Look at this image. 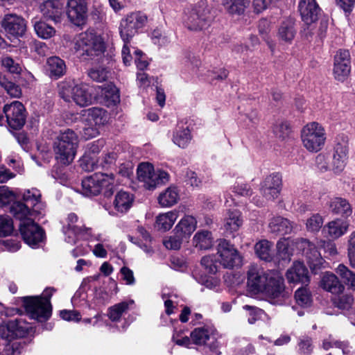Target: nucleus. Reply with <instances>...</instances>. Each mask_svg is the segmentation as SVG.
Returning <instances> with one entry per match:
<instances>
[{
    "label": "nucleus",
    "mask_w": 355,
    "mask_h": 355,
    "mask_svg": "<svg viewBox=\"0 0 355 355\" xmlns=\"http://www.w3.org/2000/svg\"><path fill=\"white\" fill-rule=\"evenodd\" d=\"M247 286L250 293L261 295L271 304H280L286 297L282 275L275 270L266 271L257 265L249 267Z\"/></svg>",
    "instance_id": "f257e3e1"
},
{
    "label": "nucleus",
    "mask_w": 355,
    "mask_h": 355,
    "mask_svg": "<svg viewBox=\"0 0 355 355\" xmlns=\"http://www.w3.org/2000/svg\"><path fill=\"white\" fill-rule=\"evenodd\" d=\"M53 288L44 291L43 296H27L21 299L28 315L39 322L47 320L51 315L50 298L55 292Z\"/></svg>",
    "instance_id": "f03ea898"
},
{
    "label": "nucleus",
    "mask_w": 355,
    "mask_h": 355,
    "mask_svg": "<svg viewBox=\"0 0 355 355\" xmlns=\"http://www.w3.org/2000/svg\"><path fill=\"white\" fill-rule=\"evenodd\" d=\"M94 87L86 84H76L73 81L64 80L58 85V93L64 101H74L84 107L90 105L94 97L92 95Z\"/></svg>",
    "instance_id": "7ed1b4c3"
},
{
    "label": "nucleus",
    "mask_w": 355,
    "mask_h": 355,
    "mask_svg": "<svg viewBox=\"0 0 355 355\" xmlns=\"http://www.w3.org/2000/svg\"><path fill=\"white\" fill-rule=\"evenodd\" d=\"M74 49L83 59H93L103 53L105 44L101 36L92 31H86L77 37Z\"/></svg>",
    "instance_id": "20e7f679"
},
{
    "label": "nucleus",
    "mask_w": 355,
    "mask_h": 355,
    "mask_svg": "<svg viewBox=\"0 0 355 355\" xmlns=\"http://www.w3.org/2000/svg\"><path fill=\"white\" fill-rule=\"evenodd\" d=\"M107 112L98 107L83 110L81 121L83 123V137L90 139L98 135L99 129L108 122Z\"/></svg>",
    "instance_id": "39448f33"
},
{
    "label": "nucleus",
    "mask_w": 355,
    "mask_h": 355,
    "mask_svg": "<svg viewBox=\"0 0 355 355\" xmlns=\"http://www.w3.org/2000/svg\"><path fill=\"white\" fill-rule=\"evenodd\" d=\"M115 180L112 173H95L82 180V192L86 196H96L103 191L105 196L114 193Z\"/></svg>",
    "instance_id": "423d86ee"
},
{
    "label": "nucleus",
    "mask_w": 355,
    "mask_h": 355,
    "mask_svg": "<svg viewBox=\"0 0 355 355\" xmlns=\"http://www.w3.org/2000/svg\"><path fill=\"white\" fill-rule=\"evenodd\" d=\"M303 146L309 152L317 153L324 146L326 133L323 127L317 122L307 123L301 131Z\"/></svg>",
    "instance_id": "0eeeda50"
},
{
    "label": "nucleus",
    "mask_w": 355,
    "mask_h": 355,
    "mask_svg": "<svg viewBox=\"0 0 355 355\" xmlns=\"http://www.w3.org/2000/svg\"><path fill=\"white\" fill-rule=\"evenodd\" d=\"M213 18L210 8L201 2L187 11L184 23L188 29L198 31L208 28Z\"/></svg>",
    "instance_id": "6e6552de"
},
{
    "label": "nucleus",
    "mask_w": 355,
    "mask_h": 355,
    "mask_svg": "<svg viewBox=\"0 0 355 355\" xmlns=\"http://www.w3.org/2000/svg\"><path fill=\"white\" fill-rule=\"evenodd\" d=\"M139 181L144 182L146 189L155 188L159 184L168 181L169 175L167 172L157 169L155 170L153 164L148 162H142L139 164L137 170Z\"/></svg>",
    "instance_id": "1a4fd4ad"
},
{
    "label": "nucleus",
    "mask_w": 355,
    "mask_h": 355,
    "mask_svg": "<svg viewBox=\"0 0 355 355\" xmlns=\"http://www.w3.org/2000/svg\"><path fill=\"white\" fill-rule=\"evenodd\" d=\"M147 22V17L141 12H132L122 19L120 22L121 37L125 43H129L132 37L142 28Z\"/></svg>",
    "instance_id": "9d476101"
},
{
    "label": "nucleus",
    "mask_w": 355,
    "mask_h": 355,
    "mask_svg": "<svg viewBox=\"0 0 355 355\" xmlns=\"http://www.w3.org/2000/svg\"><path fill=\"white\" fill-rule=\"evenodd\" d=\"M218 263L225 268H233L242 264V257L237 249L225 239L218 241L216 247Z\"/></svg>",
    "instance_id": "9b49d317"
},
{
    "label": "nucleus",
    "mask_w": 355,
    "mask_h": 355,
    "mask_svg": "<svg viewBox=\"0 0 355 355\" xmlns=\"http://www.w3.org/2000/svg\"><path fill=\"white\" fill-rule=\"evenodd\" d=\"M298 10L302 21L307 26L304 31L305 36L309 37L313 33L314 24L318 19L320 8L315 0H299Z\"/></svg>",
    "instance_id": "f8f14e48"
},
{
    "label": "nucleus",
    "mask_w": 355,
    "mask_h": 355,
    "mask_svg": "<svg viewBox=\"0 0 355 355\" xmlns=\"http://www.w3.org/2000/svg\"><path fill=\"white\" fill-rule=\"evenodd\" d=\"M292 243L295 245L297 250L302 251L313 271L322 267L324 259L314 244L306 239H297L295 241H292Z\"/></svg>",
    "instance_id": "ddd939ff"
},
{
    "label": "nucleus",
    "mask_w": 355,
    "mask_h": 355,
    "mask_svg": "<svg viewBox=\"0 0 355 355\" xmlns=\"http://www.w3.org/2000/svg\"><path fill=\"white\" fill-rule=\"evenodd\" d=\"M348 137L345 135L338 136L331 164V168L335 173H340L344 170L348 158Z\"/></svg>",
    "instance_id": "4468645a"
},
{
    "label": "nucleus",
    "mask_w": 355,
    "mask_h": 355,
    "mask_svg": "<svg viewBox=\"0 0 355 355\" xmlns=\"http://www.w3.org/2000/svg\"><path fill=\"white\" fill-rule=\"evenodd\" d=\"M9 127L15 130L21 129L26 123V111L24 105L15 101L10 104H6L3 109Z\"/></svg>",
    "instance_id": "2eb2a0df"
},
{
    "label": "nucleus",
    "mask_w": 355,
    "mask_h": 355,
    "mask_svg": "<svg viewBox=\"0 0 355 355\" xmlns=\"http://www.w3.org/2000/svg\"><path fill=\"white\" fill-rule=\"evenodd\" d=\"M216 329L211 326H203L195 328L190 336L193 343L198 345H206L210 350L218 354V343L215 336Z\"/></svg>",
    "instance_id": "dca6fc26"
},
{
    "label": "nucleus",
    "mask_w": 355,
    "mask_h": 355,
    "mask_svg": "<svg viewBox=\"0 0 355 355\" xmlns=\"http://www.w3.org/2000/svg\"><path fill=\"white\" fill-rule=\"evenodd\" d=\"M19 228L23 240L31 248H37L43 242L45 233L35 220L19 224Z\"/></svg>",
    "instance_id": "f3484780"
},
{
    "label": "nucleus",
    "mask_w": 355,
    "mask_h": 355,
    "mask_svg": "<svg viewBox=\"0 0 355 355\" xmlns=\"http://www.w3.org/2000/svg\"><path fill=\"white\" fill-rule=\"evenodd\" d=\"M31 329V325L25 320L16 318L0 325V336L10 341L16 338L24 337Z\"/></svg>",
    "instance_id": "a211bd4d"
},
{
    "label": "nucleus",
    "mask_w": 355,
    "mask_h": 355,
    "mask_svg": "<svg viewBox=\"0 0 355 355\" xmlns=\"http://www.w3.org/2000/svg\"><path fill=\"white\" fill-rule=\"evenodd\" d=\"M67 15L69 21L76 26H81L87 17V3L86 0H67Z\"/></svg>",
    "instance_id": "6ab92c4d"
},
{
    "label": "nucleus",
    "mask_w": 355,
    "mask_h": 355,
    "mask_svg": "<svg viewBox=\"0 0 355 355\" xmlns=\"http://www.w3.org/2000/svg\"><path fill=\"white\" fill-rule=\"evenodd\" d=\"M1 24L8 35L15 37L23 36L26 31L25 20L15 14L6 15Z\"/></svg>",
    "instance_id": "aec40b11"
},
{
    "label": "nucleus",
    "mask_w": 355,
    "mask_h": 355,
    "mask_svg": "<svg viewBox=\"0 0 355 355\" xmlns=\"http://www.w3.org/2000/svg\"><path fill=\"white\" fill-rule=\"evenodd\" d=\"M350 55L347 50L340 49L334 56V74L336 79L343 81L350 72Z\"/></svg>",
    "instance_id": "412c9836"
},
{
    "label": "nucleus",
    "mask_w": 355,
    "mask_h": 355,
    "mask_svg": "<svg viewBox=\"0 0 355 355\" xmlns=\"http://www.w3.org/2000/svg\"><path fill=\"white\" fill-rule=\"evenodd\" d=\"M282 188V176L279 173H272L263 180L261 192L268 200H274L280 193Z\"/></svg>",
    "instance_id": "4be33fe9"
},
{
    "label": "nucleus",
    "mask_w": 355,
    "mask_h": 355,
    "mask_svg": "<svg viewBox=\"0 0 355 355\" xmlns=\"http://www.w3.org/2000/svg\"><path fill=\"white\" fill-rule=\"evenodd\" d=\"M10 213L19 220V224L33 220L37 215L41 214L22 202H15L10 207Z\"/></svg>",
    "instance_id": "5701e85b"
},
{
    "label": "nucleus",
    "mask_w": 355,
    "mask_h": 355,
    "mask_svg": "<svg viewBox=\"0 0 355 355\" xmlns=\"http://www.w3.org/2000/svg\"><path fill=\"white\" fill-rule=\"evenodd\" d=\"M349 224L347 221L336 218L327 223L322 229L325 236L332 239H337L348 231Z\"/></svg>",
    "instance_id": "b1692460"
},
{
    "label": "nucleus",
    "mask_w": 355,
    "mask_h": 355,
    "mask_svg": "<svg viewBox=\"0 0 355 355\" xmlns=\"http://www.w3.org/2000/svg\"><path fill=\"white\" fill-rule=\"evenodd\" d=\"M286 276L290 283H302L306 284L309 282V272L303 263L295 261L288 269Z\"/></svg>",
    "instance_id": "393cba45"
},
{
    "label": "nucleus",
    "mask_w": 355,
    "mask_h": 355,
    "mask_svg": "<svg viewBox=\"0 0 355 355\" xmlns=\"http://www.w3.org/2000/svg\"><path fill=\"white\" fill-rule=\"evenodd\" d=\"M44 17L59 22L63 13V5L58 0H47L40 6Z\"/></svg>",
    "instance_id": "a878e982"
},
{
    "label": "nucleus",
    "mask_w": 355,
    "mask_h": 355,
    "mask_svg": "<svg viewBox=\"0 0 355 355\" xmlns=\"http://www.w3.org/2000/svg\"><path fill=\"white\" fill-rule=\"evenodd\" d=\"M297 227V224L280 216L272 217L268 224L270 232L279 234H291Z\"/></svg>",
    "instance_id": "bb28decb"
},
{
    "label": "nucleus",
    "mask_w": 355,
    "mask_h": 355,
    "mask_svg": "<svg viewBox=\"0 0 355 355\" xmlns=\"http://www.w3.org/2000/svg\"><path fill=\"white\" fill-rule=\"evenodd\" d=\"M295 34V21L292 18H286L280 22L277 36L281 42L291 43Z\"/></svg>",
    "instance_id": "cd10ccee"
},
{
    "label": "nucleus",
    "mask_w": 355,
    "mask_h": 355,
    "mask_svg": "<svg viewBox=\"0 0 355 355\" xmlns=\"http://www.w3.org/2000/svg\"><path fill=\"white\" fill-rule=\"evenodd\" d=\"M196 219L192 216L187 215L178 222L174 229V232H175L179 236H182L185 239H187L196 230Z\"/></svg>",
    "instance_id": "c85d7f7f"
},
{
    "label": "nucleus",
    "mask_w": 355,
    "mask_h": 355,
    "mask_svg": "<svg viewBox=\"0 0 355 355\" xmlns=\"http://www.w3.org/2000/svg\"><path fill=\"white\" fill-rule=\"evenodd\" d=\"M329 210L334 214L347 218L352 214L353 209L349 202L345 198L335 197L330 200Z\"/></svg>",
    "instance_id": "c756f323"
},
{
    "label": "nucleus",
    "mask_w": 355,
    "mask_h": 355,
    "mask_svg": "<svg viewBox=\"0 0 355 355\" xmlns=\"http://www.w3.org/2000/svg\"><path fill=\"white\" fill-rule=\"evenodd\" d=\"M53 150L55 159L61 164L68 165L73 162L76 150L60 143L54 141Z\"/></svg>",
    "instance_id": "7c9ffc66"
},
{
    "label": "nucleus",
    "mask_w": 355,
    "mask_h": 355,
    "mask_svg": "<svg viewBox=\"0 0 355 355\" xmlns=\"http://www.w3.org/2000/svg\"><path fill=\"white\" fill-rule=\"evenodd\" d=\"M46 70L51 78L58 79L66 72V64L63 60L57 56L47 59Z\"/></svg>",
    "instance_id": "2f4dec72"
},
{
    "label": "nucleus",
    "mask_w": 355,
    "mask_h": 355,
    "mask_svg": "<svg viewBox=\"0 0 355 355\" xmlns=\"http://www.w3.org/2000/svg\"><path fill=\"white\" fill-rule=\"evenodd\" d=\"M134 196L125 191H119L115 196L113 202L115 209L120 213H125L132 207Z\"/></svg>",
    "instance_id": "473e14b6"
},
{
    "label": "nucleus",
    "mask_w": 355,
    "mask_h": 355,
    "mask_svg": "<svg viewBox=\"0 0 355 355\" xmlns=\"http://www.w3.org/2000/svg\"><path fill=\"white\" fill-rule=\"evenodd\" d=\"M63 232L65 235V241L71 244H74L79 239L88 240L92 237L90 228H69L63 227Z\"/></svg>",
    "instance_id": "72a5a7b5"
},
{
    "label": "nucleus",
    "mask_w": 355,
    "mask_h": 355,
    "mask_svg": "<svg viewBox=\"0 0 355 355\" xmlns=\"http://www.w3.org/2000/svg\"><path fill=\"white\" fill-rule=\"evenodd\" d=\"M321 286L324 290L334 294H338L344 290V286L337 276L330 272L324 274L321 280Z\"/></svg>",
    "instance_id": "f704fd0d"
},
{
    "label": "nucleus",
    "mask_w": 355,
    "mask_h": 355,
    "mask_svg": "<svg viewBox=\"0 0 355 355\" xmlns=\"http://www.w3.org/2000/svg\"><path fill=\"white\" fill-rule=\"evenodd\" d=\"M243 224L241 214L238 210L229 211L225 219L224 227L227 233L237 232Z\"/></svg>",
    "instance_id": "c9c22d12"
},
{
    "label": "nucleus",
    "mask_w": 355,
    "mask_h": 355,
    "mask_svg": "<svg viewBox=\"0 0 355 355\" xmlns=\"http://www.w3.org/2000/svg\"><path fill=\"white\" fill-rule=\"evenodd\" d=\"M40 198L41 194L36 189L27 190L23 194L24 203L28 205V206L33 209L35 211H38L42 214V210L44 209V205L40 201Z\"/></svg>",
    "instance_id": "e433bc0d"
},
{
    "label": "nucleus",
    "mask_w": 355,
    "mask_h": 355,
    "mask_svg": "<svg viewBox=\"0 0 355 355\" xmlns=\"http://www.w3.org/2000/svg\"><path fill=\"white\" fill-rule=\"evenodd\" d=\"M179 216V211L173 210L158 215L156 218V223L159 229L164 231L169 230Z\"/></svg>",
    "instance_id": "4c0bfd02"
},
{
    "label": "nucleus",
    "mask_w": 355,
    "mask_h": 355,
    "mask_svg": "<svg viewBox=\"0 0 355 355\" xmlns=\"http://www.w3.org/2000/svg\"><path fill=\"white\" fill-rule=\"evenodd\" d=\"M180 198L179 191L175 187H170L158 197V201L162 207H171L176 204Z\"/></svg>",
    "instance_id": "58836bf2"
},
{
    "label": "nucleus",
    "mask_w": 355,
    "mask_h": 355,
    "mask_svg": "<svg viewBox=\"0 0 355 355\" xmlns=\"http://www.w3.org/2000/svg\"><path fill=\"white\" fill-rule=\"evenodd\" d=\"M193 243L200 250H208L213 245V237L210 232L200 230L196 233L193 238Z\"/></svg>",
    "instance_id": "ea45409f"
},
{
    "label": "nucleus",
    "mask_w": 355,
    "mask_h": 355,
    "mask_svg": "<svg viewBox=\"0 0 355 355\" xmlns=\"http://www.w3.org/2000/svg\"><path fill=\"white\" fill-rule=\"evenodd\" d=\"M55 141L76 150L78 144V137L73 130L67 129L60 133Z\"/></svg>",
    "instance_id": "a19ab883"
},
{
    "label": "nucleus",
    "mask_w": 355,
    "mask_h": 355,
    "mask_svg": "<svg viewBox=\"0 0 355 355\" xmlns=\"http://www.w3.org/2000/svg\"><path fill=\"white\" fill-rule=\"evenodd\" d=\"M191 139V132L188 127H178L173 134V141L180 148L187 147Z\"/></svg>",
    "instance_id": "79ce46f5"
},
{
    "label": "nucleus",
    "mask_w": 355,
    "mask_h": 355,
    "mask_svg": "<svg viewBox=\"0 0 355 355\" xmlns=\"http://www.w3.org/2000/svg\"><path fill=\"white\" fill-rule=\"evenodd\" d=\"M272 243L267 240H262L256 243L254 250L257 255L263 260L270 261L272 259Z\"/></svg>",
    "instance_id": "37998d69"
},
{
    "label": "nucleus",
    "mask_w": 355,
    "mask_h": 355,
    "mask_svg": "<svg viewBox=\"0 0 355 355\" xmlns=\"http://www.w3.org/2000/svg\"><path fill=\"white\" fill-rule=\"evenodd\" d=\"M246 0H222L223 4L227 11L231 15H240L243 13L245 8Z\"/></svg>",
    "instance_id": "c03bdc74"
},
{
    "label": "nucleus",
    "mask_w": 355,
    "mask_h": 355,
    "mask_svg": "<svg viewBox=\"0 0 355 355\" xmlns=\"http://www.w3.org/2000/svg\"><path fill=\"white\" fill-rule=\"evenodd\" d=\"M133 303V301L121 302L109 309L108 316L112 321L119 320L121 315L129 309V306Z\"/></svg>",
    "instance_id": "a18cd8bd"
},
{
    "label": "nucleus",
    "mask_w": 355,
    "mask_h": 355,
    "mask_svg": "<svg viewBox=\"0 0 355 355\" xmlns=\"http://www.w3.org/2000/svg\"><path fill=\"white\" fill-rule=\"evenodd\" d=\"M2 67L11 73L19 74L22 71V66L18 60H14L9 55H3L1 58Z\"/></svg>",
    "instance_id": "49530a36"
},
{
    "label": "nucleus",
    "mask_w": 355,
    "mask_h": 355,
    "mask_svg": "<svg viewBox=\"0 0 355 355\" xmlns=\"http://www.w3.org/2000/svg\"><path fill=\"white\" fill-rule=\"evenodd\" d=\"M200 263L205 270L210 274H216L218 271L220 264L216 254L204 256Z\"/></svg>",
    "instance_id": "de8ad7c7"
},
{
    "label": "nucleus",
    "mask_w": 355,
    "mask_h": 355,
    "mask_svg": "<svg viewBox=\"0 0 355 355\" xmlns=\"http://www.w3.org/2000/svg\"><path fill=\"white\" fill-rule=\"evenodd\" d=\"M34 29L38 37L45 40L52 37L55 34V28L44 21L35 22Z\"/></svg>",
    "instance_id": "09e8293b"
},
{
    "label": "nucleus",
    "mask_w": 355,
    "mask_h": 355,
    "mask_svg": "<svg viewBox=\"0 0 355 355\" xmlns=\"http://www.w3.org/2000/svg\"><path fill=\"white\" fill-rule=\"evenodd\" d=\"M0 85L7 93L14 98H19L21 95L20 87L14 83L9 81L4 76L0 75Z\"/></svg>",
    "instance_id": "8fccbe9b"
},
{
    "label": "nucleus",
    "mask_w": 355,
    "mask_h": 355,
    "mask_svg": "<svg viewBox=\"0 0 355 355\" xmlns=\"http://www.w3.org/2000/svg\"><path fill=\"white\" fill-rule=\"evenodd\" d=\"M324 219L319 214H314L307 218L306 228L308 232H317L322 227Z\"/></svg>",
    "instance_id": "3c124183"
},
{
    "label": "nucleus",
    "mask_w": 355,
    "mask_h": 355,
    "mask_svg": "<svg viewBox=\"0 0 355 355\" xmlns=\"http://www.w3.org/2000/svg\"><path fill=\"white\" fill-rule=\"evenodd\" d=\"M101 93L107 100L108 105H115L120 101L118 90L113 85H109L107 87L103 88Z\"/></svg>",
    "instance_id": "603ef678"
},
{
    "label": "nucleus",
    "mask_w": 355,
    "mask_h": 355,
    "mask_svg": "<svg viewBox=\"0 0 355 355\" xmlns=\"http://www.w3.org/2000/svg\"><path fill=\"white\" fill-rule=\"evenodd\" d=\"M14 230L12 220L6 215H0V236L10 235Z\"/></svg>",
    "instance_id": "864d4df0"
},
{
    "label": "nucleus",
    "mask_w": 355,
    "mask_h": 355,
    "mask_svg": "<svg viewBox=\"0 0 355 355\" xmlns=\"http://www.w3.org/2000/svg\"><path fill=\"white\" fill-rule=\"evenodd\" d=\"M295 297L297 304L302 306H308L311 304V297L306 288H298L295 291Z\"/></svg>",
    "instance_id": "5fc2aeb1"
},
{
    "label": "nucleus",
    "mask_w": 355,
    "mask_h": 355,
    "mask_svg": "<svg viewBox=\"0 0 355 355\" xmlns=\"http://www.w3.org/2000/svg\"><path fill=\"white\" fill-rule=\"evenodd\" d=\"M185 239L182 236H179L175 232L174 236L166 237L163 241L164 246L169 250H178L180 248L182 241Z\"/></svg>",
    "instance_id": "6e6d98bb"
},
{
    "label": "nucleus",
    "mask_w": 355,
    "mask_h": 355,
    "mask_svg": "<svg viewBox=\"0 0 355 355\" xmlns=\"http://www.w3.org/2000/svg\"><path fill=\"white\" fill-rule=\"evenodd\" d=\"M107 71L104 67H96L91 69L88 73L89 76L96 82H103L107 78Z\"/></svg>",
    "instance_id": "4d7b16f0"
},
{
    "label": "nucleus",
    "mask_w": 355,
    "mask_h": 355,
    "mask_svg": "<svg viewBox=\"0 0 355 355\" xmlns=\"http://www.w3.org/2000/svg\"><path fill=\"white\" fill-rule=\"evenodd\" d=\"M290 242L286 239L280 240L277 243V249L279 256L282 259H289L291 252L289 250Z\"/></svg>",
    "instance_id": "13d9d810"
},
{
    "label": "nucleus",
    "mask_w": 355,
    "mask_h": 355,
    "mask_svg": "<svg viewBox=\"0 0 355 355\" xmlns=\"http://www.w3.org/2000/svg\"><path fill=\"white\" fill-rule=\"evenodd\" d=\"M335 272L340 277L345 284H347L350 279L355 275V273L343 263H340L335 269Z\"/></svg>",
    "instance_id": "bf43d9fd"
},
{
    "label": "nucleus",
    "mask_w": 355,
    "mask_h": 355,
    "mask_svg": "<svg viewBox=\"0 0 355 355\" xmlns=\"http://www.w3.org/2000/svg\"><path fill=\"white\" fill-rule=\"evenodd\" d=\"M320 248H323L326 257H334L338 254V250L335 243L330 241H320Z\"/></svg>",
    "instance_id": "052dcab7"
},
{
    "label": "nucleus",
    "mask_w": 355,
    "mask_h": 355,
    "mask_svg": "<svg viewBox=\"0 0 355 355\" xmlns=\"http://www.w3.org/2000/svg\"><path fill=\"white\" fill-rule=\"evenodd\" d=\"M14 200V194L7 187H0V207H3Z\"/></svg>",
    "instance_id": "680f3d73"
},
{
    "label": "nucleus",
    "mask_w": 355,
    "mask_h": 355,
    "mask_svg": "<svg viewBox=\"0 0 355 355\" xmlns=\"http://www.w3.org/2000/svg\"><path fill=\"white\" fill-rule=\"evenodd\" d=\"M243 309L249 311L248 322L250 324H254L259 318H261L263 311L256 306L245 305Z\"/></svg>",
    "instance_id": "e2e57ef3"
},
{
    "label": "nucleus",
    "mask_w": 355,
    "mask_h": 355,
    "mask_svg": "<svg viewBox=\"0 0 355 355\" xmlns=\"http://www.w3.org/2000/svg\"><path fill=\"white\" fill-rule=\"evenodd\" d=\"M353 301L352 295L346 294L338 297L334 303L339 309H348L352 304Z\"/></svg>",
    "instance_id": "0e129e2a"
},
{
    "label": "nucleus",
    "mask_w": 355,
    "mask_h": 355,
    "mask_svg": "<svg viewBox=\"0 0 355 355\" xmlns=\"http://www.w3.org/2000/svg\"><path fill=\"white\" fill-rule=\"evenodd\" d=\"M60 316L62 319L69 322H78L81 319L80 313L74 310H62L60 311Z\"/></svg>",
    "instance_id": "69168bd1"
},
{
    "label": "nucleus",
    "mask_w": 355,
    "mask_h": 355,
    "mask_svg": "<svg viewBox=\"0 0 355 355\" xmlns=\"http://www.w3.org/2000/svg\"><path fill=\"white\" fill-rule=\"evenodd\" d=\"M290 125L287 122H281L274 128V132L279 138H285L290 133Z\"/></svg>",
    "instance_id": "338daca9"
},
{
    "label": "nucleus",
    "mask_w": 355,
    "mask_h": 355,
    "mask_svg": "<svg viewBox=\"0 0 355 355\" xmlns=\"http://www.w3.org/2000/svg\"><path fill=\"white\" fill-rule=\"evenodd\" d=\"M116 154L114 152L105 154L98 162H100V166L103 168L110 167L114 164L116 160Z\"/></svg>",
    "instance_id": "774afa93"
}]
</instances>
